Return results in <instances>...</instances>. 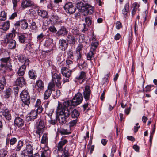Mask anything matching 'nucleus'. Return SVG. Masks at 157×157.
Listing matches in <instances>:
<instances>
[{
	"instance_id": "30",
	"label": "nucleus",
	"mask_w": 157,
	"mask_h": 157,
	"mask_svg": "<svg viewBox=\"0 0 157 157\" xmlns=\"http://www.w3.org/2000/svg\"><path fill=\"white\" fill-rule=\"evenodd\" d=\"M86 77V73L83 71H82L80 72L78 75L75 78L77 80H80L82 79H84Z\"/></svg>"
},
{
	"instance_id": "16",
	"label": "nucleus",
	"mask_w": 157,
	"mask_h": 157,
	"mask_svg": "<svg viewBox=\"0 0 157 157\" xmlns=\"http://www.w3.org/2000/svg\"><path fill=\"white\" fill-rule=\"evenodd\" d=\"M14 124L19 128H21L24 125L23 119L19 117H17L14 121Z\"/></svg>"
},
{
	"instance_id": "5",
	"label": "nucleus",
	"mask_w": 157,
	"mask_h": 157,
	"mask_svg": "<svg viewBox=\"0 0 157 157\" xmlns=\"http://www.w3.org/2000/svg\"><path fill=\"white\" fill-rule=\"evenodd\" d=\"M83 100V96L82 94L78 93L73 98L71 101V105L74 106L80 104Z\"/></svg>"
},
{
	"instance_id": "53",
	"label": "nucleus",
	"mask_w": 157,
	"mask_h": 157,
	"mask_svg": "<svg viewBox=\"0 0 157 157\" xmlns=\"http://www.w3.org/2000/svg\"><path fill=\"white\" fill-rule=\"evenodd\" d=\"M94 148V145H90V143H89L87 145V149L90 151V154H91L92 153Z\"/></svg>"
},
{
	"instance_id": "47",
	"label": "nucleus",
	"mask_w": 157,
	"mask_h": 157,
	"mask_svg": "<svg viewBox=\"0 0 157 157\" xmlns=\"http://www.w3.org/2000/svg\"><path fill=\"white\" fill-rule=\"evenodd\" d=\"M32 145V144H27L26 146V150L29 152L30 154L33 155Z\"/></svg>"
},
{
	"instance_id": "62",
	"label": "nucleus",
	"mask_w": 157,
	"mask_h": 157,
	"mask_svg": "<svg viewBox=\"0 0 157 157\" xmlns=\"http://www.w3.org/2000/svg\"><path fill=\"white\" fill-rule=\"evenodd\" d=\"M48 122L52 125H54L56 123V119L53 120L51 117H50V119L48 120Z\"/></svg>"
},
{
	"instance_id": "61",
	"label": "nucleus",
	"mask_w": 157,
	"mask_h": 157,
	"mask_svg": "<svg viewBox=\"0 0 157 157\" xmlns=\"http://www.w3.org/2000/svg\"><path fill=\"white\" fill-rule=\"evenodd\" d=\"M77 122V120L76 119L75 120H73V121H71L69 123L70 124V127H73L75 125Z\"/></svg>"
},
{
	"instance_id": "57",
	"label": "nucleus",
	"mask_w": 157,
	"mask_h": 157,
	"mask_svg": "<svg viewBox=\"0 0 157 157\" xmlns=\"http://www.w3.org/2000/svg\"><path fill=\"white\" fill-rule=\"evenodd\" d=\"M31 29L32 30H36L37 29V26L35 22H33L31 25Z\"/></svg>"
},
{
	"instance_id": "19",
	"label": "nucleus",
	"mask_w": 157,
	"mask_h": 157,
	"mask_svg": "<svg viewBox=\"0 0 157 157\" xmlns=\"http://www.w3.org/2000/svg\"><path fill=\"white\" fill-rule=\"evenodd\" d=\"M60 48L62 51H65L67 48L68 46V44L66 40L64 39L60 40L59 41Z\"/></svg>"
},
{
	"instance_id": "4",
	"label": "nucleus",
	"mask_w": 157,
	"mask_h": 157,
	"mask_svg": "<svg viewBox=\"0 0 157 157\" xmlns=\"http://www.w3.org/2000/svg\"><path fill=\"white\" fill-rule=\"evenodd\" d=\"M20 97L23 102L22 105H26L28 107L30 101L29 95L28 91L25 90H23L20 94Z\"/></svg>"
},
{
	"instance_id": "25",
	"label": "nucleus",
	"mask_w": 157,
	"mask_h": 157,
	"mask_svg": "<svg viewBox=\"0 0 157 157\" xmlns=\"http://www.w3.org/2000/svg\"><path fill=\"white\" fill-rule=\"evenodd\" d=\"M51 22H53L54 24H58L60 22V20L58 17L56 15H52L49 19Z\"/></svg>"
},
{
	"instance_id": "46",
	"label": "nucleus",
	"mask_w": 157,
	"mask_h": 157,
	"mask_svg": "<svg viewBox=\"0 0 157 157\" xmlns=\"http://www.w3.org/2000/svg\"><path fill=\"white\" fill-rule=\"evenodd\" d=\"M59 132L61 134H69L71 133L70 130L63 128H61Z\"/></svg>"
},
{
	"instance_id": "38",
	"label": "nucleus",
	"mask_w": 157,
	"mask_h": 157,
	"mask_svg": "<svg viewBox=\"0 0 157 157\" xmlns=\"http://www.w3.org/2000/svg\"><path fill=\"white\" fill-rule=\"evenodd\" d=\"M21 155L23 157H31L33 155V154H30L29 152L26 150L22 151Z\"/></svg>"
},
{
	"instance_id": "54",
	"label": "nucleus",
	"mask_w": 157,
	"mask_h": 157,
	"mask_svg": "<svg viewBox=\"0 0 157 157\" xmlns=\"http://www.w3.org/2000/svg\"><path fill=\"white\" fill-rule=\"evenodd\" d=\"M86 24L88 26L90 25L91 23V20L90 18L86 17L85 18Z\"/></svg>"
},
{
	"instance_id": "34",
	"label": "nucleus",
	"mask_w": 157,
	"mask_h": 157,
	"mask_svg": "<svg viewBox=\"0 0 157 157\" xmlns=\"http://www.w3.org/2000/svg\"><path fill=\"white\" fill-rule=\"evenodd\" d=\"M79 115V113L78 110L75 109L72 110L71 113V116L72 118H77Z\"/></svg>"
},
{
	"instance_id": "39",
	"label": "nucleus",
	"mask_w": 157,
	"mask_h": 157,
	"mask_svg": "<svg viewBox=\"0 0 157 157\" xmlns=\"http://www.w3.org/2000/svg\"><path fill=\"white\" fill-rule=\"evenodd\" d=\"M63 156L64 157H69L70 156V153L69 152L68 149L66 147L63 149Z\"/></svg>"
},
{
	"instance_id": "29",
	"label": "nucleus",
	"mask_w": 157,
	"mask_h": 157,
	"mask_svg": "<svg viewBox=\"0 0 157 157\" xmlns=\"http://www.w3.org/2000/svg\"><path fill=\"white\" fill-rule=\"evenodd\" d=\"M96 52L92 51H90V52L87 54V60L91 61L94 56V54Z\"/></svg>"
},
{
	"instance_id": "11",
	"label": "nucleus",
	"mask_w": 157,
	"mask_h": 157,
	"mask_svg": "<svg viewBox=\"0 0 157 157\" xmlns=\"http://www.w3.org/2000/svg\"><path fill=\"white\" fill-rule=\"evenodd\" d=\"M21 7L23 8L35 6L34 2L30 0H22L21 4Z\"/></svg>"
},
{
	"instance_id": "50",
	"label": "nucleus",
	"mask_w": 157,
	"mask_h": 157,
	"mask_svg": "<svg viewBox=\"0 0 157 157\" xmlns=\"http://www.w3.org/2000/svg\"><path fill=\"white\" fill-rule=\"evenodd\" d=\"M6 15L4 11L1 12L0 14V20L4 21L5 20L6 18Z\"/></svg>"
},
{
	"instance_id": "6",
	"label": "nucleus",
	"mask_w": 157,
	"mask_h": 157,
	"mask_svg": "<svg viewBox=\"0 0 157 157\" xmlns=\"http://www.w3.org/2000/svg\"><path fill=\"white\" fill-rule=\"evenodd\" d=\"M45 128V126L44 121L40 120L36 126V133L39 135L40 137L41 134L44 132Z\"/></svg>"
},
{
	"instance_id": "60",
	"label": "nucleus",
	"mask_w": 157,
	"mask_h": 157,
	"mask_svg": "<svg viewBox=\"0 0 157 157\" xmlns=\"http://www.w3.org/2000/svg\"><path fill=\"white\" fill-rule=\"evenodd\" d=\"M116 28L117 29H119L122 27V24L120 21H117L116 23Z\"/></svg>"
},
{
	"instance_id": "9",
	"label": "nucleus",
	"mask_w": 157,
	"mask_h": 157,
	"mask_svg": "<svg viewBox=\"0 0 157 157\" xmlns=\"http://www.w3.org/2000/svg\"><path fill=\"white\" fill-rule=\"evenodd\" d=\"M93 12V7L90 5H86L85 6V8L82 13L83 15L86 16L89 14H92Z\"/></svg>"
},
{
	"instance_id": "17",
	"label": "nucleus",
	"mask_w": 157,
	"mask_h": 157,
	"mask_svg": "<svg viewBox=\"0 0 157 157\" xmlns=\"http://www.w3.org/2000/svg\"><path fill=\"white\" fill-rule=\"evenodd\" d=\"M15 83L17 86L22 87L25 84V80L24 77L21 76V77L17 78L15 81Z\"/></svg>"
},
{
	"instance_id": "13",
	"label": "nucleus",
	"mask_w": 157,
	"mask_h": 157,
	"mask_svg": "<svg viewBox=\"0 0 157 157\" xmlns=\"http://www.w3.org/2000/svg\"><path fill=\"white\" fill-rule=\"evenodd\" d=\"M90 94L91 90L90 87L88 86H86L83 92V96L86 101H87L89 99Z\"/></svg>"
},
{
	"instance_id": "37",
	"label": "nucleus",
	"mask_w": 157,
	"mask_h": 157,
	"mask_svg": "<svg viewBox=\"0 0 157 157\" xmlns=\"http://www.w3.org/2000/svg\"><path fill=\"white\" fill-rule=\"evenodd\" d=\"M85 6L83 3L81 2H78L77 4V7L79 10H80L81 12H82L84 10L85 8Z\"/></svg>"
},
{
	"instance_id": "22",
	"label": "nucleus",
	"mask_w": 157,
	"mask_h": 157,
	"mask_svg": "<svg viewBox=\"0 0 157 157\" xmlns=\"http://www.w3.org/2000/svg\"><path fill=\"white\" fill-rule=\"evenodd\" d=\"M129 4L128 3H126L122 10V13L125 18H126L128 16V13L129 11Z\"/></svg>"
},
{
	"instance_id": "24",
	"label": "nucleus",
	"mask_w": 157,
	"mask_h": 157,
	"mask_svg": "<svg viewBox=\"0 0 157 157\" xmlns=\"http://www.w3.org/2000/svg\"><path fill=\"white\" fill-rule=\"evenodd\" d=\"M37 13L39 16L43 18H48V13L45 10H37Z\"/></svg>"
},
{
	"instance_id": "20",
	"label": "nucleus",
	"mask_w": 157,
	"mask_h": 157,
	"mask_svg": "<svg viewBox=\"0 0 157 157\" xmlns=\"http://www.w3.org/2000/svg\"><path fill=\"white\" fill-rule=\"evenodd\" d=\"M67 140L66 139H61V141H60L57 145L58 150L59 152H61L62 150L63 147L65 145L67 142Z\"/></svg>"
},
{
	"instance_id": "40",
	"label": "nucleus",
	"mask_w": 157,
	"mask_h": 157,
	"mask_svg": "<svg viewBox=\"0 0 157 157\" xmlns=\"http://www.w3.org/2000/svg\"><path fill=\"white\" fill-rule=\"evenodd\" d=\"M17 141V139L16 138L13 137L11 138L10 140L9 139H6V144H8L10 142V145H14Z\"/></svg>"
},
{
	"instance_id": "52",
	"label": "nucleus",
	"mask_w": 157,
	"mask_h": 157,
	"mask_svg": "<svg viewBox=\"0 0 157 157\" xmlns=\"http://www.w3.org/2000/svg\"><path fill=\"white\" fill-rule=\"evenodd\" d=\"M67 59H73V52L71 50H69L67 52Z\"/></svg>"
},
{
	"instance_id": "44",
	"label": "nucleus",
	"mask_w": 157,
	"mask_h": 157,
	"mask_svg": "<svg viewBox=\"0 0 157 157\" xmlns=\"http://www.w3.org/2000/svg\"><path fill=\"white\" fill-rule=\"evenodd\" d=\"M23 146V143L21 141H19L17 143L16 147L15 148L16 151H19L21 149L22 147Z\"/></svg>"
},
{
	"instance_id": "56",
	"label": "nucleus",
	"mask_w": 157,
	"mask_h": 157,
	"mask_svg": "<svg viewBox=\"0 0 157 157\" xmlns=\"http://www.w3.org/2000/svg\"><path fill=\"white\" fill-rule=\"evenodd\" d=\"M55 85V84L53 82V83H49L48 86V89L47 90H50L52 92V90L53 89Z\"/></svg>"
},
{
	"instance_id": "15",
	"label": "nucleus",
	"mask_w": 157,
	"mask_h": 157,
	"mask_svg": "<svg viewBox=\"0 0 157 157\" xmlns=\"http://www.w3.org/2000/svg\"><path fill=\"white\" fill-rule=\"evenodd\" d=\"M67 30L64 26H63L56 32V34L58 36H64L67 35Z\"/></svg>"
},
{
	"instance_id": "23",
	"label": "nucleus",
	"mask_w": 157,
	"mask_h": 157,
	"mask_svg": "<svg viewBox=\"0 0 157 157\" xmlns=\"http://www.w3.org/2000/svg\"><path fill=\"white\" fill-rule=\"evenodd\" d=\"M36 86L37 87V89L40 91L43 90L44 88V83L41 80H38L36 81Z\"/></svg>"
},
{
	"instance_id": "32",
	"label": "nucleus",
	"mask_w": 157,
	"mask_h": 157,
	"mask_svg": "<svg viewBox=\"0 0 157 157\" xmlns=\"http://www.w3.org/2000/svg\"><path fill=\"white\" fill-rule=\"evenodd\" d=\"M6 84V79L4 76H3L0 79V91L4 89Z\"/></svg>"
},
{
	"instance_id": "49",
	"label": "nucleus",
	"mask_w": 157,
	"mask_h": 157,
	"mask_svg": "<svg viewBox=\"0 0 157 157\" xmlns=\"http://www.w3.org/2000/svg\"><path fill=\"white\" fill-rule=\"evenodd\" d=\"M7 151L4 149L0 150V157H5L7 155Z\"/></svg>"
},
{
	"instance_id": "55",
	"label": "nucleus",
	"mask_w": 157,
	"mask_h": 157,
	"mask_svg": "<svg viewBox=\"0 0 157 157\" xmlns=\"http://www.w3.org/2000/svg\"><path fill=\"white\" fill-rule=\"evenodd\" d=\"M54 112V109H49L48 108L46 110V113L47 115L49 116H51L53 113Z\"/></svg>"
},
{
	"instance_id": "42",
	"label": "nucleus",
	"mask_w": 157,
	"mask_h": 157,
	"mask_svg": "<svg viewBox=\"0 0 157 157\" xmlns=\"http://www.w3.org/2000/svg\"><path fill=\"white\" fill-rule=\"evenodd\" d=\"M50 150L44 151L41 153V157H50Z\"/></svg>"
},
{
	"instance_id": "51",
	"label": "nucleus",
	"mask_w": 157,
	"mask_h": 157,
	"mask_svg": "<svg viewBox=\"0 0 157 157\" xmlns=\"http://www.w3.org/2000/svg\"><path fill=\"white\" fill-rule=\"evenodd\" d=\"M72 59H67L66 60V66L68 68H70V67H71L73 63V62L72 61Z\"/></svg>"
},
{
	"instance_id": "27",
	"label": "nucleus",
	"mask_w": 157,
	"mask_h": 157,
	"mask_svg": "<svg viewBox=\"0 0 157 157\" xmlns=\"http://www.w3.org/2000/svg\"><path fill=\"white\" fill-rule=\"evenodd\" d=\"M15 36V34L13 33H11L7 34L5 39V42L6 43L7 42L10 41L11 40H13V38Z\"/></svg>"
},
{
	"instance_id": "45",
	"label": "nucleus",
	"mask_w": 157,
	"mask_h": 157,
	"mask_svg": "<svg viewBox=\"0 0 157 157\" xmlns=\"http://www.w3.org/2000/svg\"><path fill=\"white\" fill-rule=\"evenodd\" d=\"M11 89L10 88H7L5 91V96L6 98H8L11 94Z\"/></svg>"
},
{
	"instance_id": "64",
	"label": "nucleus",
	"mask_w": 157,
	"mask_h": 157,
	"mask_svg": "<svg viewBox=\"0 0 157 157\" xmlns=\"http://www.w3.org/2000/svg\"><path fill=\"white\" fill-rule=\"evenodd\" d=\"M36 108L37 109L36 111L37 114L38 113H40L42 112L43 109L41 106Z\"/></svg>"
},
{
	"instance_id": "2",
	"label": "nucleus",
	"mask_w": 157,
	"mask_h": 157,
	"mask_svg": "<svg viewBox=\"0 0 157 157\" xmlns=\"http://www.w3.org/2000/svg\"><path fill=\"white\" fill-rule=\"evenodd\" d=\"M10 57L2 58L0 59L1 64L0 69L5 72L10 71L12 70V66L10 62Z\"/></svg>"
},
{
	"instance_id": "26",
	"label": "nucleus",
	"mask_w": 157,
	"mask_h": 157,
	"mask_svg": "<svg viewBox=\"0 0 157 157\" xmlns=\"http://www.w3.org/2000/svg\"><path fill=\"white\" fill-rule=\"evenodd\" d=\"M66 40L67 42L70 44H74L76 41L75 38L73 36L71 35H68L67 38Z\"/></svg>"
},
{
	"instance_id": "59",
	"label": "nucleus",
	"mask_w": 157,
	"mask_h": 157,
	"mask_svg": "<svg viewBox=\"0 0 157 157\" xmlns=\"http://www.w3.org/2000/svg\"><path fill=\"white\" fill-rule=\"evenodd\" d=\"M154 86L153 85H147L145 88V90H144V91L145 92H149L151 90V88Z\"/></svg>"
},
{
	"instance_id": "21",
	"label": "nucleus",
	"mask_w": 157,
	"mask_h": 157,
	"mask_svg": "<svg viewBox=\"0 0 157 157\" xmlns=\"http://www.w3.org/2000/svg\"><path fill=\"white\" fill-rule=\"evenodd\" d=\"M26 66L25 65H22L19 68L17 72V75L20 76H22L26 71Z\"/></svg>"
},
{
	"instance_id": "14",
	"label": "nucleus",
	"mask_w": 157,
	"mask_h": 157,
	"mask_svg": "<svg viewBox=\"0 0 157 157\" xmlns=\"http://www.w3.org/2000/svg\"><path fill=\"white\" fill-rule=\"evenodd\" d=\"M37 114L36 111L35 109L30 111L28 115L26 117V120L28 121L33 120L37 118Z\"/></svg>"
},
{
	"instance_id": "41",
	"label": "nucleus",
	"mask_w": 157,
	"mask_h": 157,
	"mask_svg": "<svg viewBox=\"0 0 157 157\" xmlns=\"http://www.w3.org/2000/svg\"><path fill=\"white\" fill-rule=\"evenodd\" d=\"M10 23L9 21H6L3 25L1 29L5 31L7 30L9 28Z\"/></svg>"
},
{
	"instance_id": "63",
	"label": "nucleus",
	"mask_w": 157,
	"mask_h": 157,
	"mask_svg": "<svg viewBox=\"0 0 157 157\" xmlns=\"http://www.w3.org/2000/svg\"><path fill=\"white\" fill-rule=\"evenodd\" d=\"M41 101L40 100L38 99L36 101V103L35 105V107L36 108L39 107L41 106L40 105Z\"/></svg>"
},
{
	"instance_id": "43",
	"label": "nucleus",
	"mask_w": 157,
	"mask_h": 157,
	"mask_svg": "<svg viewBox=\"0 0 157 157\" xmlns=\"http://www.w3.org/2000/svg\"><path fill=\"white\" fill-rule=\"evenodd\" d=\"M29 76L31 78L33 79H35L37 77L36 75L35 74L33 70H30L29 71Z\"/></svg>"
},
{
	"instance_id": "10",
	"label": "nucleus",
	"mask_w": 157,
	"mask_h": 157,
	"mask_svg": "<svg viewBox=\"0 0 157 157\" xmlns=\"http://www.w3.org/2000/svg\"><path fill=\"white\" fill-rule=\"evenodd\" d=\"M19 61L23 63L22 65H25L26 66H29L30 61L28 58L22 55H20L18 56Z\"/></svg>"
},
{
	"instance_id": "31",
	"label": "nucleus",
	"mask_w": 157,
	"mask_h": 157,
	"mask_svg": "<svg viewBox=\"0 0 157 157\" xmlns=\"http://www.w3.org/2000/svg\"><path fill=\"white\" fill-rule=\"evenodd\" d=\"M3 115L7 120H10L11 119V116L8 109H6L3 112Z\"/></svg>"
},
{
	"instance_id": "18",
	"label": "nucleus",
	"mask_w": 157,
	"mask_h": 157,
	"mask_svg": "<svg viewBox=\"0 0 157 157\" xmlns=\"http://www.w3.org/2000/svg\"><path fill=\"white\" fill-rule=\"evenodd\" d=\"M62 74L63 76L69 78L71 74V71L67 67H63L61 69Z\"/></svg>"
},
{
	"instance_id": "36",
	"label": "nucleus",
	"mask_w": 157,
	"mask_h": 157,
	"mask_svg": "<svg viewBox=\"0 0 157 157\" xmlns=\"http://www.w3.org/2000/svg\"><path fill=\"white\" fill-rule=\"evenodd\" d=\"M132 5L133 8L132 11V14L133 16L136 13L137 9L138 8L139 5L136 2L134 3Z\"/></svg>"
},
{
	"instance_id": "33",
	"label": "nucleus",
	"mask_w": 157,
	"mask_h": 157,
	"mask_svg": "<svg viewBox=\"0 0 157 157\" xmlns=\"http://www.w3.org/2000/svg\"><path fill=\"white\" fill-rule=\"evenodd\" d=\"M48 134L44 133L43 134L41 140V143L44 144H46L48 142Z\"/></svg>"
},
{
	"instance_id": "1",
	"label": "nucleus",
	"mask_w": 157,
	"mask_h": 157,
	"mask_svg": "<svg viewBox=\"0 0 157 157\" xmlns=\"http://www.w3.org/2000/svg\"><path fill=\"white\" fill-rule=\"evenodd\" d=\"M69 105V103L67 102H65L63 104L59 102L57 108L58 115V116H56V118L61 124L65 123L67 121L70 115L67 108Z\"/></svg>"
},
{
	"instance_id": "35",
	"label": "nucleus",
	"mask_w": 157,
	"mask_h": 157,
	"mask_svg": "<svg viewBox=\"0 0 157 157\" xmlns=\"http://www.w3.org/2000/svg\"><path fill=\"white\" fill-rule=\"evenodd\" d=\"M52 93L50 90H47L44 94V100L48 99L50 97Z\"/></svg>"
},
{
	"instance_id": "28",
	"label": "nucleus",
	"mask_w": 157,
	"mask_h": 157,
	"mask_svg": "<svg viewBox=\"0 0 157 157\" xmlns=\"http://www.w3.org/2000/svg\"><path fill=\"white\" fill-rule=\"evenodd\" d=\"M8 44L9 48L10 49H14L16 46V42L15 40H11L10 41L7 42Z\"/></svg>"
},
{
	"instance_id": "58",
	"label": "nucleus",
	"mask_w": 157,
	"mask_h": 157,
	"mask_svg": "<svg viewBox=\"0 0 157 157\" xmlns=\"http://www.w3.org/2000/svg\"><path fill=\"white\" fill-rule=\"evenodd\" d=\"M48 30L52 33H56L57 32L56 28L53 25L49 27L48 28Z\"/></svg>"
},
{
	"instance_id": "12",
	"label": "nucleus",
	"mask_w": 157,
	"mask_h": 157,
	"mask_svg": "<svg viewBox=\"0 0 157 157\" xmlns=\"http://www.w3.org/2000/svg\"><path fill=\"white\" fill-rule=\"evenodd\" d=\"M14 25L17 27L20 26L23 29H26L28 26V24L25 20L18 21L14 24Z\"/></svg>"
},
{
	"instance_id": "3",
	"label": "nucleus",
	"mask_w": 157,
	"mask_h": 157,
	"mask_svg": "<svg viewBox=\"0 0 157 157\" xmlns=\"http://www.w3.org/2000/svg\"><path fill=\"white\" fill-rule=\"evenodd\" d=\"M52 82L55 83L56 86L58 88H61V82L60 81L61 78V76L55 67H53L52 71Z\"/></svg>"
},
{
	"instance_id": "48",
	"label": "nucleus",
	"mask_w": 157,
	"mask_h": 157,
	"mask_svg": "<svg viewBox=\"0 0 157 157\" xmlns=\"http://www.w3.org/2000/svg\"><path fill=\"white\" fill-rule=\"evenodd\" d=\"M19 40L21 43H24L25 42V35L24 34L18 36Z\"/></svg>"
},
{
	"instance_id": "8",
	"label": "nucleus",
	"mask_w": 157,
	"mask_h": 157,
	"mask_svg": "<svg viewBox=\"0 0 157 157\" xmlns=\"http://www.w3.org/2000/svg\"><path fill=\"white\" fill-rule=\"evenodd\" d=\"M91 41L90 51L96 52V50L99 45V43L97 41L96 37L94 35H93Z\"/></svg>"
},
{
	"instance_id": "7",
	"label": "nucleus",
	"mask_w": 157,
	"mask_h": 157,
	"mask_svg": "<svg viewBox=\"0 0 157 157\" xmlns=\"http://www.w3.org/2000/svg\"><path fill=\"white\" fill-rule=\"evenodd\" d=\"M64 8L66 12L70 14H72L75 13L76 10V7L71 2L66 3L64 6Z\"/></svg>"
}]
</instances>
